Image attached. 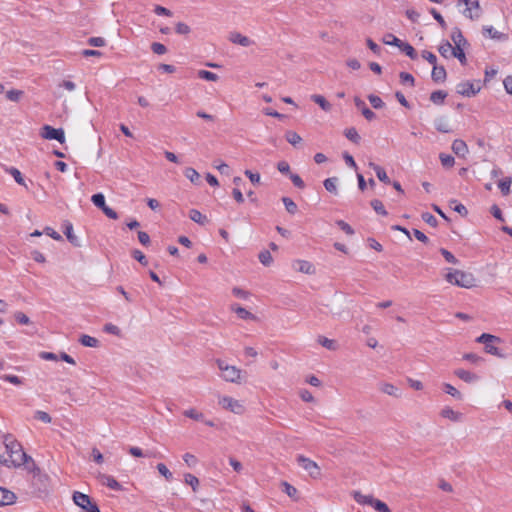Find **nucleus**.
Wrapping results in <instances>:
<instances>
[{"instance_id": "1", "label": "nucleus", "mask_w": 512, "mask_h": 512, "mask_svg": "<svg viewBox=\"0 0 512 512\" xmlns=\"http://www.w3.org/2000/svg\"><path fill=\"white\" fill-rule=\"evenodd\" d=\"M0 437L9 455V459L5 460V462H10L13 466H21L28 460H32L23 451L21 444L11 434H3Z\"/></svg>"}, {"instance_id": "2", "label": "nucleus", "mask_w": 512, "mask_h": 512, "mask_svg": "<svg viewBox=\"0 0 512 512\" xmlns=\"http://www.w3.org/2000/svg\"><path fill=\"white\" fill-rule=\"evenodd\" d=\"M445 279L448 283L462 288L470 289L476 286V278L474 275L462 270L449 269L445 275Z\"/></svg>"}, {"instance_id": "3", "label": "nucleus", "mask_w": 512, "mask_h": 512, "mask_svg": "<svg viewBox=\"0 0 512 512\" xmlns=\"http://www.w3.org/2000/svg\"><path fill=\"white\" fill-rule=\"evenodd\" d=\"M218 368L222 372V378L231 383H240L242 371L236 366L228 365L223 360L218 359L216 361Z\"/></svg>"}, {"instance_id": "4", "label": "nucleus", "mask_w": 512, "mask_h": 512, "mask_svg": "<svg viewBox=\"0 0 512 512\" xmlns=\"http://www.w3.org/2000/svg\"><path fill=\"white\" fill-rule=\"evenodd\" d=\"M297 462L311 478L319 479L321 477V469L315 461L303 455H298Z\"/></svg>"}, {"instance_id": "5", "label": "nucleus", "mask_w": 512, "mask_h": 512, "mask_svg": "<svg viewBox=\"0 0 512 512\" xmlns=\"http://www.w3.org/2000/svg\"><path fill=\"white\" fill-rule=\"evenodd\" d=\"M73 501L86 512H100L96 503L92 502L91 498L84 493L75 492L73 494Z\"/></svg>"}, {"instance_id": "6", "label": "nucleus", "mask_w": 512, "mask_h": 512, "mask_svg": "<svg viewBox=\"0 0 512 512\" xmlns=\"http://www.w3.org/2000/svg\"><path fill=\"white\" fill-rule=\"evenodd\" d=\"M218 403L223 409L238 415L242 414L245 410L244 405L240 401L229 396L219 397Z\"/></svg>"}, {"instance_id": "7", "label": "nucleus", "mask_w": 512, "mask_h": 512, "mask_svg": "<svg viewBox=\"0 0 512 512\" xmlns=\"http://www.w3.org/2000/svg\"><path fill=\"white\" fill-rule=\"evenodd\" d=\"M481 90L479 82L465 81L456 86V92L465 97H473Z\"/></svg>"}, {"instance_id": "8", "label": "nucleus", "mask_w": 512, "mask_h": 512, "mask_svg": "<svg viewBox=\"0 0 512 512\" xmlns=\"http://www.w3.org/2000/svg\"><path fill=\"white\" fill-rule=\"evenodd\" d=\"M41 137L48 140H57L60 143H64L65 135L62 129H56L49 125H44L40 133Z\"/></svg>"}, {"instance_id": "9", "label": "nucleus", "mask_w": 512, "mask_h": 512, "mask_svg": "<svg viewBox=\"0 0 512 512\" xmlns=\"http://www.w3.org/2000/svg\"><path fill=\"white\" fill-rule=\"evenodd\" d=\"M461 2H463L467 6L466 9L463 11V14L467 18L475 20L481 16V7L479 1L461 0Z\"/></svg>"}, {"instance_id": "10", "label": "nucleus", "mask_w": 512, "mask_h": 512, "mask_svg": "<svg viewBox=\"0 0 512 512\" xmlns=\"http://www.w3.org/2000/svg\"><path fill=\"white\" fill-rule=\"evenodd\" d=\"M391 45L397 46L401 51H403L409 58L412 60L417 58V53L415 49L407 42H403L397 37H393V41L390 42Z\"/></svg>"}, {"instance_id": "11", "label": "nucleus", "mask_w": 512, "mask_h": 512, "mask_svg": "<svg viewBox=\"0 0 512 512\" xmlns=\"http://www.w3.org/2000/svg\"><path fill=\"white\" fill-rule=\"evenodd\" d=\"M228 39H229V41H231L232 43H234V44H238V45H241V46H243V47H248V46H250V45H252V44H253V41H252L250 38H248V37H246V36L242 35V34H241V33H239V32H236V31L231 32V33L229 34Z\"/></svg>"}, {"instance_id": "12", "label": "nucleus", "mask_w": 512, "mask_h": 512, "mask_svg": "<svg viewBox=\"0 0 512 512\" xmlns=\"http://www.w3.org/2000/svg\"><path fill=\"white\" fill-rule=\"evenodd\" d=\"M293 268L298 272L309 274V275L315 273V267L310 262L305 261V260L294 261Z\"/></svg>"}, {"instance_id": "13", "label": "nucleus", "mask_w": 512, "mask_h": 512, "mask_svg": "<svg viewBox=\"0 0 512 512\" xmlns=\"http://www.w3.org/2000/svg\"><path fill=\"white\" fill-rule=\"evenodd\" d=\"M451 39L454 42L453 48H465L468 46V42L459 28H454L451 34Z\"/></svg>"}, {"instance_id": "14", "label": "nucleus", "mask_w": 512, "mask_h": 512, "mask_svg": "<svg viewBox=\"0 0 512 512\" xmlns=\"http://www.w3.org/2000/svg\"><path fill=\"white\" fill-rule=\"evenodd\" d=\"M98 479L103 485H106L107 487H109L113 490L118 491V490H121V488H122L121 485L118 483V481L110 475L99 473Z\"/></svg>"}, {"instance_id": "15", "label": "nucleus", "mask_w": 512, "mask_h": 512, "mask_svg": "<svg viewBox=\"0 0 512 512\" xmlns=\"http://www.w3.org/2000/svg\"><path fill=\"white\" fill-rule=\"evenodd\" d=\"M63 228H64V234L66 235L68 241L72 245H74L76 247H80V243H79L78 237L73 233V225H72V223L69 222V221H64Z\"/></svg>"}, {"instance_id": "16", "label": "nucleus", "mask_w": 512, "mask_h": 512, "mask_svg": "<svg viewBox=\"0 0 512 512\" xmlns=\"http://www.w3.org/2000/svg\"><path fill=\"white\" fill-rule=\"evenodd\" d=\"M354 102H355L356 107L361 110L362 115L368 121H372L375 119V117H376L375 113L366 106V104L363 100H361L359 97H355Z\"/></svg>"}, {"instance_id": "17", "label": "nucleus", "mask_w": 512, "mask_h": 512, "mask_svg": "<svg viewBox=\"0 0 512 512\" xmlns=\"http://www.w3.org/2000/svg\"><path fill=\"white\" fill-rule=\"evenodd\" d=\"M483 34L491 39L498 41H505L508 38L507 34L497 31L492 26H485L483 28Z\"/></svg>"}, {"instance_id": "18", "label": "nucleus", "mask_w": 512, "mask_h": 512, "mask_svg": "<svg viewBox=\"0 0 512 512\" xmlns=\"http://www.w3.org/2000/svg\"><path fill=\"white\" fill-rule=\"evenodd\" d=\"M16 499L15 494L3 487H0V506L13 504Z\"/></svg>"}, {"instance_id": "19", "label": "nucleus", "mask_w": 512, "mask_h": 512, "mask_svg": "<svg viewBox=\"0 0 512 512\" xmlns=\"http://www.w3.org/2000/svg\"><path fill=\"white\" fill-rule=\"evenodd\" d=\"M452 150L458 157L464 158L468 153V146L463 140L456 139L452 143Z\"/></svg>"}, {"instance_id": "20", "label": "nucleus", "mask_w": 512, "mask_h": 512, "mask_svg": "<svg viewBox=\"0 0 512 512\" xmlns=\"http://www.w3.org/2000/svg\"><path fill=\"white\" fill-rule=\"evenodd\" d=\"M454 374L466 383H473L478 381L479 377L470 371L464 369H456Z\"/></svg>"}, {"instance_id": "21", "label": "nucleus", "mask_w": 512, "mask_h": 512, "mask_svg": "<svg viewBox=\"0 0 512 512\" xmlns=\"http://www.w3.org/2000/svg\"><path fill=\"white\" fill-rule=\"evenodd\" d=\"M446 70L443 66L433 65L431 77L435 82H444L446 79Z\"/></svg>"}, {"instance_id": "22", "label": "nucleus", "mask_w": 512, "mask_h": 512, "mask_svg": "<svg viewBox=\"0 0 512 512\" xmlns=\"http://www.w3.org/2000/svg\"><path fill=\"white\" fill-rule=\"evenodd\" d=\"M369 167H371L375 171V173L377 175V178L381 182H384L386 184H390L391 183L389 177L387 176V173L385 172V170L381 166H379V165H377V164H375L373 162H370L369 163Z\"/></svg>"}, {"instance_id": "23", "label": "nucleus", "mask_w": 512, "mask_h": 512, "mask_svg": "<svg viewBox=\"0 0 512 512\" xmlns=\"http://www.w3.org/2000/svg\"><path fill=\"white\" fill-rule=\"evenodd\" d=\"M435 128L437 131L442 133H450L452 129L450 128L449 122L445 117H438L434 121Z\"/></svg>"}, {"instance_id": "24", "label": "nucleus", "mask_w": 512, "mask_h": 512, "mask_svg": "<svg viewBox=\"0 0 512 512\" xmlns=\"http://www.w3.org/2000/svg\"><path fill=\"white\" fill-rule=\"evenodd\" d=\"M441 416L447 419H450L451 421L458 422L461 420V413L454 411L450 407H445L441 411Z\"/></svg>"}, {"instance_id": "25", "label": "nucleus", "mask_w": 512, "mask_h": 512, "mask_svg": "<svg viewBox=\"0 0 512 512\" xmlns=\"http://www.w3.org/2000/svg\"><path fill=\"white\" fill-rule=\"evenodd\" d=\"M311 100L318 104L324 111L329 112L332 109V105L322 95L314 94L311 96Z\"/></svg>"}, {"instance_id": "26", "label": "nucleus", "mask_w": 512, "mask_h": 512, "mask_svg": "<svg viewBox=\"0 0 512 512\" xmlns=\"http://www.w3.org/2000/svg\"><path fill=\"white\" fill-rule=\"evenodd\" d=\"M353 498L359 504H368V505H371V506L373 505V501L375 500V498H373V496H371V495H363L359 491H355L353 493Z\"/></svg>"}, {"instance_id": "27", "label": "nucleus", "mask_w": 512, "mask_h": 512, "mask_svg": "<svg viewBox=\"0 0 512 512\" xmlns=\"http://www.w3.org/2000/svg\"><path fill=\"white\" fill-rule=\"evenodd\" d=\"M231 309L241 318L255 320L256 316L241 306H232Z\"/></svg>"}, {"instance_id": "28", "label": "nucleus", "mask_w": 512, "mask_h": 512, "mask_svg": "<svg viewBox=\"0 0 512 512\" xmlns=\"http://www.w3.org/2000/svg\"><path fill=\"white\" fill-rule=\"evenodd\" d=\"M380 390L383 393H385L387 395H390V396H394V397H399L400 396L399 389L396 386H394L393 384H390V383H383V384H381Z\"/></svg>"}, {"instance_id": "29", "label": "nucleus", "mask_w": 512, "mask_h": 512, "mask_svg": "<svg viewBox=\"0 0 512 512\" xmlns=\"http://www.w3.org/2000/svg\"><path fill=\"white\" fill-rule=\"evenodd\" d=\"M446 97H447V93L445 91L437 90V91H434L431 93L430 100L436 105H441L444 103V100L446 99Z\"/></svg>"}, {"instance_id": "30", "label": "nucleus", "mask_w": 512, "mask_h": 512, "mask_svg": "<svg viewBox=\"0 0 512 512\" xmlns=\"http://www.w3.org/2000/svg\"><path fill=\"white\" fill-rule=\"evenodd\" d=\"M189 217L192 221L204 225L207 222V217L204 216L199 210L191 209L189 212Z\"/></svg>"}, {"instance_id": "31", "label": "nucleus", "mask_w": 512, "mask_h": 512, "mask_svg": "<svg viewBox=\"0 0 512 512\" xmlns=\"http://www.w3.org/2000/svg\"><path fill=\"white\" fill-rule=\"evenodd\" d=\"M438 51L444 58H449L452 57L453 46L449 41H445L439 46Z\"/></svg>"}, {"instance_id": "32", "label": "nucleus", "mask_w": 512, "mask_h": 512, "mask_svg": "<svg viewBox=\"0 0 512 512\" xmlns=\"http://www.w3.org/2000/svg\"><path fill=\"white\" fill-rule=\"evenodd\" d=\"M79 341L83 346H86V347L95 348V347L99 346V340L94 337H91L89 335H82L80 337Z\"/></svg>"}, {"instance_id": "33", "label": "nucleus", "mask_w": 512, "mask_h": 512, "mask_svg": "<svg viewBox=\"0 0 512 512\" xmlns=\"http://www.w3.org/2000/svg\"><path fill=\"white\" fill-rule=\"evenodd\" d=\"M337 183H338V178L337 177H331V178H327L326 180H324V187L327 191H329L330 193H333V194H337Z\"/></svg>"}, {"instance_id": "34", "label": "nucleus", "mask_w": 512, "mask_h": 512, "mask_svg": "<svg viewBox=\"0 0 512 512\" xmlns=\"http://www.w3.org/2000/svg\"><path fill=\"white\" fill-rule=\"evenodd\" d=\"M318 343L328 350L334 351L337 349V342L332 339H328L324 336H319Z\"/></svg>"}, {"instance_id": "35", "label": "nucleus", "mask_w": 512, "mask_h": 512, "mask_svg": "<svg viewBox=\"0 0 512 512\" xmlns=\"http://www.w3.org/2000/svg\"><path fill=\"white\" fill-rule=\"evenodd\" d=\"M476 341L486 346L489 343L500 342V338L491 334L483 333L476 339Z\"/></svg>"}, {"instance_id": "36", "label": "nucleus", "mask_w": 512, "mask_h": 512, "mask_svg": "<svg viewBox=\"0 0 512 512\" xmlns=\"http://www.w3.org/2000/svg\"><path fill=\"white\" fill-rule=\"evenodd\" d=\"M92 203L99 209L103 210L107 205L105 203V197L102 193L94 194L91 197Z\"/></svg>"}, {"instance_id": "37", "label": "nucleus", "mask_w": 512, "mask_h": 512, "mask_svg": "<svg viewBox=\"0 0 512 512\" xmlns=\"http://www.w3.org/2000/svg\"><path fill=\"white\" fill-rule=\"evenodd\" d=\"M282 202H283L288 213L295 214L297 212L298 207H297L296 203L291 198L283 197Z\"/></svg>"}, {"instance_id": "38", "label": "nucleus", "mask_w": 512, "mask_h": 512, "mask_svg": "<svg viewBox=\"0 0 512 512\" xmlns=\"http://www.w3.org/2000/svg\"><path fill=\"white\" fill-rule=\"evenodd\" d=\"M285 138L293 146H296L297 144H299L302 141L301 136L298 133H296L295 131H288L285 134Z\"/></svg>"}, {"instance_id": "39", "label": "nucleus", "mask_w": 512, "mask_h": 512, "mask_svg": "<svg viewBox=\"0 0 512 512\" xmlns=\"http://www.w3.org/2000/svg\"><path fill=\"white\" fill-rule=\"evenodd\" d=\"M259 261L264 266H270L273 262V258L271 256V253L268 250H263L259 253Z\"/></svg>"}, {"instance_id": "40", "label": "nucleus", "mask_w": 512, "mask_h": 512, "mask_svg": "<svg viewBox=\"0 0 512 512\" xmlns=\"http://www.w3.org/2000/svg\"><path fill=\"white\" fill-rule=\"evenodd\" d=\"M444 391L451 395L452 397L458 399V400H462L463 399V395L454 387L452 386L451 384H448V383H445L444 384Z\"/></svg>"}, {"instance_id": "41", "label": "nucleus", "mask_w": 512, "mask_h": 512, "mask_svg": "<svg viewBox=\"0 0 512 512\" xmlns=\"http://www.w3.org/2000/svg\"><path fill=\"white\" fill-rule=\"evenodd\" d=\"M511 183H512L511 177H506L499 181L498 186L504 195L509 194Z\"/></svg>"}, {"instance_id": "42", "label": "nucleus", "mask_w": 512, "mask_h": 512, "mask_svg": "<svg viewBox=\"0 0 512 512\" xmlns=\"http://www.w3.org/2000/svg\"><path fill=\"white\" fill-rule=\"evenodd\" d=\"M24 92L22 90L12 89L7 91L6 98L12 102H18L23 96Z\"/></svg>"}, {"instance_id": "43", "label": "nucleus", "mask_w": 512, "mask_h": 512, "mask_svg": "<svg viewBox=\"0 0 512 512\" xmlns=\"http://www.w3.org/2000/svg\"><path fill=\"white\" fill-rule=\"evenodd\" d=\"M370 204L376 213L383 216H386L388 214L386 209L384 208L383 203L380 200L374 199L371 201Z\"/></svg>"}, {"instance_id": "44", "label": "nucleus", "mask_w": 512, "mask_h": 512, "mask_svg": "<svg viewBox=\"0 0 512 512\" xmlns=\"http://www.w3.org/2000/svg\"><path fill=\"white\" fill-rule=\"evenodd\" d=\"M198 76L199 78L201 79H204V80H207V81H217L218 80V75L213 73V72H210V71H207V70H200L198 71Z\"/></svg>"}, {"instance_id": "45", "label": "nucleus", "mask_w": 512, "mask_h": 512, "mask_svg": "<svg viewBox=\"0 0 512 512\" xmlns=\"http://www.w3.org/2000/svg\"><path fill=\"white\" fill-rule=\"evenodd\" d=\"M345 136L352 142L358 144L360 141V136L355 128H348L345 131Z\"/></svg>"}, {"instance_id": "46", "label": "nucleus", "mask_w": 512, "mask_h": 512, "mask_svg": "<svg viewBox=\"0 0 512 512\" xmlns=\"http://www.w3.org/2000/svg\"><path fill=\"white\" fill-rule=\"evenodd\" d=\"M439 158H440L441 164L447 168H451L455 163L454 157L451 155H448V154L441 153Z\"/></svg>"}, {"instance_id": "47", "label": "nucleus", "mask_w": 512, "mask_h": 512, "mask_svg": "<svg viewBox=\"0 0 512 512\" xmlns=\"http://www.w3.org/2000/svg\"><path fill=\"white\" fill-rule=\"evenodd\" d=\"M185 176L192 182L196 183L199 181L200 175L199 173L193 169V168H186L184 171Z\"/></svg>"}, {"instance_id": "48", "label": "nucleus", "mask_w": 512, "mask_h": 512, "mask_svg": "<svg viewBox=\"0 0 512 512\" xmlns=\"http://www.w3.org/2000/svg\"><path fill=\"white\" fill-rule=\"evenodd\" d=\"M452 57L457 58L463 65H465L467 62L464 48H453Z\"/></svg>"}, {"instance_id": "49", "label": "nucleus", "mask_w": 512, "mask_h": 512, "mask_svg": "<svg viewBox=\"0 0 512 512\" xmlns=\"http://www.w3.org/2000/svg\"><path fill=\"white\" fill-rule=\"evenodd\" d=\"M368 100L373 108L375 109H381L384 106V102L382 99L376 95L370 94L368 96Z\"/></svg>"}, {"instance_id": "50", "label": "nucleus", "mask_w": 512, "mask_h": 512, "mask_svg": "<svg viewBox=\"0 0 512 512\" xmlns=\"http://www.w3.org/2000/svg\"><path fill=\"white\" fill-rule=\"evenodd\" d=\"M184 415L188 418H191V419H194V420H197V421H200L203 419L204 415L203 413L201 412H198L197 410L195 409H188V410H185L184 411Z\"/></svg>"}, {"instance_id": "51", "label": "nucleus", "mask_w": 512, "mask_h": 512, "mask_svg": "<svg viewBox=\"0 0 512 512\" xmlns=\"http://www.w3.org/2000/svg\"><path fill=\"white\" fill-rule=\"evenodd\" d=\"M336 224L337 226L343 231L345 232L347 235H353L354 234V229L348 224L346 223L345 221L343 220H337L336 221Z\"/></svg>"}, {"instance_id": "52", "label": "nucleus", "mask_w": 512, "mask_h": 512, "mask_svg": "<svg viewBox=\"0 0 512 512\" xmlns=\"http://www.w3.org/2000/svg\"><path fill=\"white\" fill-rule=\"evenodd\" d=\"M185 482L192 487L193 491H196L199 485L198 478L189 473L185 475Z\"/></svg>"}, {"instance_id": "53", "label": "nucleus", "mask_w": 512, "mask_h": 512, "mask_svg": "<svg viewBox=\"0 0 512 512\" xmlns=\"http://www.w3.org/2000/svg\"><path fill=\"white\" fill-rule=\"evenodd\" d=\"M9 173L19 185H25L21 172L17 168H10Z\"/></svg>"}, {"instance_id": "54", "label": "nucleus", "mask_w": 512, "mask_h": 512, "mask_svg": "<svg viewBox=\"0 0 512 512\" xmlns=\"http://www.w3.org/2000/svg\"><path fill=\"white\" fill-rule=\"evenodd\" d=\"M374 509L378 512H391L390 508L382 501L375 499L373 501Z\"/></svg>"}, {"instance_id": "55", "label": "nucleus", "mask_w": 512, "mask_h": 512, "mask_svg": "<svg viewBox=\"0 0 512 512\" xmlns=\"http://www.w3.org/2000/svg\"><path fill=\"white\" fill-rule=\"evenodd\" d=\"M440 252L447 262L452 264H458V259L450 251L441 248Z\"/></svg>"}, {"instance_id": "56", "label": "nucleus", "mask_w": 512, "mask_h": 512, "mask_svg": "<svg viewBox=\"0 0 512 512\" xmlns=\"http://www.w3.org/2000/svg\"><path fill=\"white\" fill-rule=\"evenodd\" d=\"M151 49L157 55H163L167 52V48L165 47V45L158 42L152 43Z\"/></svg>"}, {"instance_id": "57", "label": "nucleus", "mask_w": 512, "mask_h": 512, "mask_svg": "<svg viewBox=\"0 0 512 512\" xmlns=\"http://www.w3.org/2000/svg\"><path fill=\"white\" fill-rule=\"evenodd\" d=\"M422 220L432 227H436L438 224L437 219L431 213L428 212L422 214Z\"/></svg>"}, {"instance_id": "58", "label": "nucleus", "mask_w": 512, "mask_h": 512, "mask_svg": "<svg viewBox=\"0 0 512 512\" xmlns=\"http://www.w3.org/2000/svg\"><path fill=\"white\" fill-rule=\"evenodd\" d=\"M157 470L158 472L163 475L167 480H171L172 479V473L169 471V469L166 467L165 464L163 463H159L157 465Z\"/></svg>"}, {"instance_id": "59", "label": "nucleus", "mask_w": 512, "mask_h": 512, "mask_svg": "<svg viewBox=\"0 0 512 512\" xmlns=\"http://www.w3.org/2000/svg\"><path fill=\"white\" fill-rule=\"evenodd\" d=\"M282 486L284 487V492L291 498H295L296 495H297V489L290 485L289 483L287 482H283L282 483Z\"/></svg>"}, {"instance_id": "60", "label": "nucleus", "mask_w": 512, "mask_h": 512, "mask_svg": "<svg viewBox=\"0 0 512 512\" xmlns=\"http://www.w3.org/2000/svg\"><path fill=\"white\" fill-rule=\"evenodd\" d=\"M88 44L94 47H103L106 44V41L102 37H91L88 39Z\"/></svg>"}, {"instance_id": "61", "label": "nucleus", "mask_w": 512, "mask_h": 512, "mask_svg": "<svg viewBox=\"0 0 512 512\" xmlns=\"http://www.w3.org/2000/svg\"><path fill=\"white\" fill-rule=\"evenodd\" d=\"M463 359L471 362V363H474V364H478L480 362L483 361V358L478 356L477 354H474V353H466L463 355Z\"/></svg>"}, {"instance_id": "62", "label": "nucleus", "mask_w": 512, "mask_h": 512, "mask_svg": "<svg viewBox=\"0 0 512 512\" xmlns=\"http://www.w3.org/2000/svg\"><path fill=\"white\" fill-rule=\"evenodd\" d=\"M183 460L189 467H194L198 462L197 458L190 453H185L183 455Z\"/></svg>"}, {"instance_id": "63", "label": "nucleus", "mask_w": 512, "mask_h": 512, "mask_svg": "<svg viewBox=\"0 0 512 512\" xmlns=\"http://www.w3.org/2000/svg\"><path fill=\"white\" fill-rule=\"evenodd\" d=\"M289 177H290L292 183L297 188L303 189L305 187V184H304L303 180L301 179V177L299 175L290 173Z\"/></svg>"}, {"instance_id": "64", "label": "nucleus", "mask_w": 512, "mask_h": 512, "mask_svg": "<svg viewBox=\"0 0 512 512\" xmlns=\"http://www.w3.org/2000/svg\"><path fill=\"white\" fill-rule=\"evenodd\" d=\"M176 32L181 35H186L190 33V27L186 23L178 22L176 24Z\"/></svg>"}]
</instances>
